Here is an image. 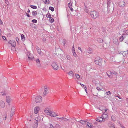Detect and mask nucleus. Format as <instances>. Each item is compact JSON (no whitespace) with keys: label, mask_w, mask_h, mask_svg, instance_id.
I'll list each match as a JSON object with an SVG mask.
<instances>
[{"label":"nucleus","mask_w":128,"mask_h":128,"mask_svg":"<svg viewBox=\"0 0 128 128\" xmlns=\"http://www.w3.org/2000/svg\"><path fill=\"white\" fill-rule=\"evenodd\" d=\"M90 14L91 17L94 18H96L99 16L98 13L95 11H92L91 12Z\"/></svg>","instance_id":"nucleus-1"},{"label":"nucleus","mask_w":128,"mask_h":128,"mask_svg":"<svg viewBox=\"0 0 128 128\" xmlns=\"http://www.w3.org/2000/svg\"><path fill=\"white\" fill-rule=\"evenodd\" d=\"M102 60L100 57H97L95 58V64H98L100 66L101 64V62Z\"/></svg>","instance_id":"nucleus-2"},{"label":"nucleus","mask_w":128,"mask_h":128,"mask_svg":"<svg viewBox=\"0 0 128 128\" xmlns=\"http://www.w3.org/2000/svg\"><path fill=\"white\" fill-rule=\"evenodd\" d=\"M90 4L89 3H88L87 4H84V11L88 13L89 12L88 10V8L90 9V8H88L89 6H88V5H89Z\"/></svg>","instance_id":"nucleus-3"},{"label":"nucleus","mask_w":128,"mask_h":128,"mask_svg":"<svg viewBox=\"0 0 128 128\" xmlns=\"http://www.w3.org/2000/svg\"><path fill=\"white\" fill-rule=\"evenodd\" d=\"M42 100V98L40 96H36L35 98V101L36 103L40 102Z\"/></svg>","instance_id":"nucleus-4"},{"label":"nucleus","mask_w":128,"mask_h":128,"mask_svg":"<svg viewBox=\"0 0 128 128\" xmlns=\"http://www.w3.org/2000/svg\"><path fill=\"white\" fill-rule=\"evenodd\" d=\"M52 66L54 70H57L58 68V66L56 63L54 62L52 64Z\"/></svg>","instance_id":"nucleus-5"},{"label":"nucleus","mask_w":128,"mask_h":128,"mask_svg":"<svg viewBox=\"0 0 128 128\" xmlns=\"http://www.w3.org/2000/svg\"><path fill=\"white\" fill-rule=\"evenodd\" d=\"M49 89L46 86H45L44 89V91L43 92V96H45L46 94H47L48 92V90Z\"/></svg>","instance_id":"nucleus-6"},{"label":"nucleus","mask_w":128,"mask_h":128,"mask_svg":"<svg viewBox=\"0 0 128 128\" xmlns=\"http://www.w3.org/2000/svg\"><path fill=\"white\" fill-rule=\"evenodd\" d=\"M44 112L46 114L50 116L51 114V111L49 110L48 108H46L44 110Z\"/></svg>","instance_id":"nucleus-7"},{"label":"nucleus","mask_w":128,"mask_h":128,"mask_svg":"<svg viewBox=\"0 0 128 128\" xmlns=\"http://www.w3.org/2000/svg\"><path fill=\"white\" fill-rule=\"evenodd\" d=\"M36 66L38 68H40L41 66V65L40 63L39 59L38 58L36 59Z\"/></svg>","instance_id":"nucleus-8"},{"label":"nucleus","mask_w":128,"mask_h":128,"mask_svg":"<svg viewBox=\"0 0 128 128\" xmlns=\"http://www.w3.org/2000/svg\"><path fill=\"white\" fill-rule=\"evenodd\" d=\"M36 48L37 50V51L38 53L40 55H43L41 51V49L40 48L38 47V46H36Z\"/></svg>","instance_id":"nucleus-9"},{"label":"nucleus","mask_w":128,"mask_h":128,"mask_svg":"<svg viewBox=\"0 0 128 128\" xmlns=\"http://www.w3.org/2000/svg\"><path fill=\"white\" fill-rule=\"evenodd\" d=\"M15 108L14 107H12L11 111V114H10V116L12 117L14 114V112L15 111Z\"/></svg>","instance_id":"nucleus-10"},{"label":"nucleus","mask_w":128,"mask_h":128,"mask_svg":"<svg viewBox=\"0 0 128 128\" xmlns=\"http://www.w3.org/2000/svg\"><path fill=\"white\" fill-rule=\"evenodd\" d=\"M50 114H50V116H51L52 117H55L58 116V113H56L54 112H51Z\"/></svg>","instance_id":"nucleus-11"},{"label":"nucleus","mask_w":128,"mask_h":128,"mask_svg":"<svg viewBox=\"0 0 128 128\" xmlns=\"http://www.w3.org/2000/svg\"><path fill=\"white\" fill-rule=\"evenodd\" d=\"M8 42L11 44L12 46L15 47L16 46V43L14 40H10Z\"/></svg>","instance_id":"nucleus-12"},{"label":"nucleus","mask_w":128,"mask_h":128,"mask_svg":"<svg viewBox=\"0 0 128 128\" xmlns=\"http://www.w3.org/2000/svg\"><path fill=\"white\" fill-rule=\"evenodd\" d=\"M108 126L110 128H115L114 124L111 122H109L108 124Z\"/></svg>","instance_id":"nucleus-13"},{"label":"nucleus","mask_w":128,"mask_h":128,"mask_svg":"<svg viewBox=\"0 0 128 128\" xmlns=\"http://www.w3.org/2000/svg\"><path fill=\"white\" fill-rule=\"evenodd\" d=\"M104 120L103 117H98L96 119V120L97 121L99 122H101L102 121H104Z\"/></svg>","instance_id":"nucleus-14"},{"label":"nucleus","mask_w":128,"mask_h":128,"mask_svg":"<svg viewBox=\"0 0 128 128\" xmlns=\"http://www.w3.org/2000/svg\"><path fill=\"white\" fill-rule=\"evenodd\" d=\"M125 3L123 1H120L119 3V5L121 7H124L125 6Z\"/></svg>","instance_id":"nucleus-15"},{"label":"nucleus","mask_w":128,"mask_h":128,"mask_svg":"<svg viewBox=\"0 0 128 128\" xmlns=\"http://www.w3.org/2000/svg\"><path fill=\"white\" fill-rule=\"evenodd\" d=\"M40 110V108L38 106L36 107L34 110V113L35 114H37Z\"/></svg>","instance_id":"nucleus-16"},{"label":"nucleus","mask_w":128,"mask_h":128,"mask_svg":"<svg viewBox=\"0 0 128 128\" xmlns=\"http://www.w3.org/2000/svg\"><path fill=\"white\" fill-rule=\"evenodd\" d=\"M0 106L2 108H4L5 106V103L2 100H1L0 101Z\"/></svg>","instance_id":"nucleus-17"},{"label":"nucleus","mask_w":128,"mask_h":128,"mask_svg":"<svg viewBox=\"0 0 128 128\" xmlns=\"http://www.w3.org/2000/svg\"><path fill=\"white\" fill-rule=\"evenodd\" d=\"M68 74L71 78H73L74 74L72 71L70 70L68 72Z\"/></svg>","instance_id":"nucleus-18"},{"label":"nucleus","mask_w":128,"mask_h":128,"mask_svg":"<svg viewBox=\"0 0 128 128\" xmlns=\"http://www.w3.org/2000/svg\"><path fill=\"white\" fill-rule=\"evenodd\" d=\"M6 102L8 103H9L11 101L12 99L10 97L8 96H6Z\"/></svg>","instance_id":"nucleus-19"},{"label":"nucleus","mask_w":128,"mask_h":128,"mask_svg":"<svg viewBox=\"0 0 128 128\" xmlns=\"http://www.w3.org/2000/svg\"><path fill=\"white\" fill-rule=\"evenodd\" d=\"M38 121L34 122L33 126V128H37L38 127Z\"/></svg>","instance_id":"nucleus-20"},{"label":"nucleus","mask_w":128,"mask_h":128,"mask_svg":"<svg viewBox=\"0 0 128 128\" xmlns=\"http://www.w3.org/2000/svg\"><path fill=\"white\" fill-rule=\"evenodd\" d=\"M87 126L88 127V128H93V126L92 124H90L89 122L87 123Z\"/></svg>","instance_id":"nucleus-21"},{"label":"nucleus","mask_w":128,"mask_h":128,"mask_svg":"<svg viewBox=\"0 0 128 128\" xmlns=\"http://www.w3.org/2000/svg\"><path fill=\"white\" fill-rule=\"evenodd\" d=\"M110 3L111 2L110 1H107V5L108 10H110L111 9V8H110Z\"/></svg>","instance_id":"nucleus-22"},{"label":"nucleus","mask_w":128,"mask_h":128,"mask_svg":"<svg viewBox=\"0 0 128 128\" xmlns=\"http://www.w3.org/2000/svg\"><path fill=\"white\" fill-rule=\"evenodd\" d=\"M28 56V58L30 60H32L34 58V56L32 54H30V55Z\"/></svg>","instance_id":"nucleus-23"},{"label":"nucleus","mask_w":128,"mask_h":128,"mask_svg":"<svg viewBox=\"0 0 128 128\" xmlns=\"http://www.w3.org/2000/svg\"><path fill=\"white\" fill-rule=\"evenodd\" d=\"M43 2L45 4H49L50 1L49 0H43Z\"/></svg>","instance_id":"nucleus-24"},{"label":"nucleus","mask_w":128,"mask_h":128,"mask_svg":"<svg viewBox=\"0 0 128 128\" xmlns=\"http://www.w3.org/2000/svg\"><path fill=\"white\" fill-rule=\"evenodd\" d=\"M111 119L113 121H115L116 120V117L115 116H112L111 117Z\"/></svg>","instance_id":"nucleus-25"},{"label":"nucleus","mask_w":128,"mask_h":128,"mask_svg":"<svg viewBox=\"0 0 128 128\" xmlns=\"http://www.w3.org/2000/svg\"><path fill=\"white\" fill-rule=\"evenodd\" d=\"M128 35V34L125 32L123 34H122V36H123L124 38V39L126 37V36Z\"/></svg>","instance_id":"nucleus-26"},{"label":"nucleus","mask_w":128,"mask_h":128,"mask_svg":"<svg viewBox=\"0 0 128 128\" xmlns=\"http://www.w3.org/2000/svg\"><path fill=\"white\" fill-rule=\"evenodd\" d=\"M21 36L22 40L24 41L25 40L24 36L23 34H22Z\"/></svg>","instance_id":"nucleus-27"},{"label":"nucleus","mask_w":128,"mask_h":128,"mask_svg":"<svg viewBox=\"0 0 128 128\" xmlns=\"http://www.w3.org/2000/svg\"><path fill=\"white\" fill-rule=\"evenodd\" d=\"M37 14V12L35 11H34L32 12V14L34 16H35Z\"/></svg>","instance_id":"nucleus-28"},{"label":"nucleus","mask_w":128,"mask_h":128,"mask_svg":"<svg viewBox=\"0 0 128 128\" xmlns=\"http://www.w3.org/2000/svg\"><path fill=\"white\" fill-rule=\"evenodd\" d=\"M86 122H87V121H86V120L84 121V120H81L80 121V122L82 124H84Z\"/></svg>","instance_id":"nucleus-29"},{"label":"nucleus","mask_w":128,"mask_h":128,"mask_svg":"<svg viewBox=\"0 0 128 128\" xmlns=\"http://www.w3.org/2000/svg\"><path fill=\"white\" fill-rule=\"evenodd\" d=\"M92 50L90 48H88L87 50V52L89 54H91L92 52Z\"/></svg>","instance_id":"nucleus-30"},{"label":"nucleus","mask_w":128,"mask_h":128,"mask_svg":"<svg viewBox=\"0 0 128 128\" xmlns=\"http://www.w3.org/2000/svg\"><path fill=\"white\" fill-rule=\"evenodd\" d=\"M98 41L100 43H102L103 42L101 38H98L97 39Z\"/></svg>","instance_id":"nucleus-31"},{"label":"nucleus","mask_w":128,"mask_h":128,"mask_svg":"<svg viewBox=\"0 0 128 128\" xmlns=\"http://www.w3.org/2000/svg\"><path fill=\"white\" fill-rule=\"evenodd\" d=\"M124 39V38L123 36H121L119 38V40L120 41L122 42L123 40Z\"/></svg>","instance_id":"nucleus-32"},{"label":"nucleus","mask_w":128,"mask_h":128,"mask_svg":"<svg viewBox=\"0 0 128 128\" xmlns=\"http://www.w3.org/2000/svg\"><path fill=\"white\" fill-rule=\"evenodd\" d=\"M75 74L76 78L78 80L80 78V76L79 74Z\"/></svg>","instance_id":"nucleus-33"},{"label":"nucleus","mask_w":128,"mask_h":128,"mask_svg":"<svg viewBox=\"0 0 128 128\" xmlns=\"http://www.w3.org/2000/svg\"><path fill=\"white\" fill-rule=\"evenodd\" d=\"M30 7L34 9H36L37 8V6H36L30 5Z\"/></svg>","instance_id":"nucleus-34"},{"label":"nucleus","mask_w":128,"mask_h":128,"mask_svg":"<svg viewBox=\"0 0 128 128\" xmlns=\"http://www.w3.org/2000/svg\"><path fill=\"white\" fill-rule=\"evenodd\" d=\"M108 117V116L107 114H106L104 115H102L103 118L104 120H105L106 118H107Z\"/></svg>","instance_id":"nucleus-35"},{"label":"nucleus","mask_w":128,"mask_h":128,"mask_svg":"<svg viewBox=\"0 0 128 128\" xmlns=\"http://www.w3.org/2000/svg\"><path fill=\"white\" fill-rule=\"evenodd\" d=\"M6 93L4 92H0V95L4 96L6 95Z\"/></svg>","instance_id":"nucleus-36"},{"label":"nucleus","mask_w":128,"mask_h":128,"mask_svg":"<svg viewBox=\"0 0 128 128\" xmlns=\"http://www.w3.org/2000/svg\"><path fill=\"white\" fill-rule=\"evenodd\" d=\"M112 74V73L111 72H110V71H108L107 72H106V74H107V75H108V76L109 77H110V76L109 74Z\"/></svg>","instance_id":"nucleus-37"},{"label":"nucleus","mask_w":128,"mask_h":128,"mask_svg":"<svg viewBox=\"0 0 128 128\" xmlns=\"http://www.w3.org/2000/svg\"><path fill=\"white\" fill-rule=\"evenodd\" d=\"M49 9L53 12L54 10V8L53 7L50 6L49 8Z\"/></svg>","instance_id":"nucleus-38"},{"label":"nucleus","mask_w":128,"mask_h":128,"mask_svg":"<svg viewBox=\"0 0 128 128\" xmlns=\"http://www.w3.org/2000/svg\"><path fill=\"white\" fill-rule=\"evenodd\" d=\"M50 22H53L54 21V19L53 18L51 17L50 18Z\"/></svg>","instance_id":"nucleus-39"},{"label":"nucleus","mask_w":128,"mask_h":128,"mask_svg":"<svg viewBox=\"0 0 128 128\" xmlns=\"http://www.w3.org/2000/svg\"><path fill=\"white\" fill-rule=\"evenodd\" d=\"M72 52L74 56L75 57H76L77 55L75 52V50H74Z\"/></svg>","instance_id":"nucleus-40"},{"label":"nucleus","mask_w":128,"mask_h":128,"mask_svg":"<svg viewBox=\"0 0 128 128\" xmlns=\"http://www.w3.org/2000/svg\"><path fill=\"white\" fill-rule=\"evenodd\" d=\"M6 113L5 114V115L3 116V119L4 120H6Z\"/></svg>","instance_id":"nucleus-41"},{"label":"nucleus","mask_w":128,"mask_h":128,"mask_svg":"<svg viewBox=\"0 0 128 128\" xmlns=\"http://www.w3.org/2000/svg\"><path fill=\"white\" fill-rule=\"evenodd\" d=\"M46 16L47 18H50L51 17V15L49 13L48 14L46 15Z\"/></svg>","instance_id":"nucleus-42"},{"label":"nucleus","mask_w":128,"mask_h":128,"mask_svg":"<svg viewBox=\"0 0 128 128\" xmlns=\"http://www.w3.org/2000/svg\"><path fill=\"white\" fill-rule=\"evenodd\" d=\"M32 22L36 23L37 21L36 20L34 19L32 20Z\"/></svg>","instance_id":"nucleus-43"},{"label":"nucleus","mask_w":128,"mask_h":128,"mask_svg":"<svg viewBox=\"0 0 128 128\" xmlns=\"http://www.w3.org/2000/svg\"><path fill=\"white\" fill-rule=\"evenodd\" d=\"M66 42V40H64L63 42H62V44L64 46Z\"/></svg>","instance_id":"nucleus-44"},{"label":"nucleus","mask_w":128,"mask_h":128,"mask_svg":"<svg viewBox=\"0 0 128 128\" xmlns=\"http://www.w3.org/2000/svg\"><path fill=\"white\" fill-rule=\"evenodd\" d=\"M68 6L69 8H70V7H72V3H69L68 4Z\"/></svg>","instance_id":"nucleus-45"},{"label":"nucleus","mask_w":128,"mask_h":128,"mask_svg":"<svg viewBox=\"0 0 128 128\" xmlns=\"http://www.w3.org/2000/svg\"><path fill=\"white\" fill-rule=\"evenodd\" d=\"M106 94L108 95H110V91H108L106 93Z\"/></svg>","instance_id":"nucleus-46"},{"label":"nucleus","mask_w":128,"mask_h":128,"mask_svg":"<svg viewBox=\"0 0 128 128\" xmlns=\"http://www.w3.org/2000/svg\"><path fill=\"white\" fill-rule=\"evenodd\" d=\"M26 55L28 56H29L30 55V54H30V51H27V52L26 53Z\"/></svg>","instance_id":"nucleus-47"},{"label":"nucleus","mask_w":128,"mask_h":128,"mask_svg":"<svg viewBox=\"0 0 128 128\" xmlns=\"http://www.w3.org/2000/svg\"><path fill=\"white\" fill-rule=\"evenodd\" d=\"M84 86L85 87H84V90L86 91V93H88V92H87V88L85 86Z\"/></svg>","instance_id":"nucleus-48"},{"label":"nucleus","mask_w":128,"mask_h":128,"mask_svg":"<svg viewBox=\"0 0 128 128\" xmlns=\"http://www.w3.org/2000/svg\"><path fill=\"white\" fill-rule=\"evenodd\" d=\"M72 52H73L74 50H74V45H73L72 48Z\"/></svg>","instance_id":"nucleus-49"},{"label":"nucleus","mask_w":128,"mask_h":128,"mask_svg":"<svg viewBox=\"0 0 128 128\" xmlns=\"http://www.w3.org/2000/svg\"><path fill=\"white\" fill-rule=\"evenodd\" d=\"M59 118L56 117V120H58L59 119H62V118Z\"/></svg>","instance_id":"nucleus-50"},{"label":"nucleus","mask_w":128,"mask_h":128,"mask_svg":"<svg viewBox=\"0 0 128 128\" xmlns=\"http://www.w3.org/2000/svg\"><path fill=\"white\" fill-rule=\"evenodd\" d=\"M66 58H67L68 60H70V58L69 56H66Z\"/></svg>","instance_id":"nucleus-51"},{"label":"nucleus","mask_w":128,"mask_h":128,"mask_svg":"<svg viewBox=\"0 0 128 128\" xmlns=\"http://www.w3.org/2000/svg\"><path fill=\"white\" fill-rule=\"evenodd\" d=\"M50 127L49 128H54L53 126L51 124H50Z\"/></svg>","instance_id":"nucleus-52"},{"label":"nucleus","mask_w":128,"mask_h":128,"mask_svg":"<svg viewBox=\"0 0 128 128\" xmlns=\"http://www.w3.org/2000/svg\"><path fill=\"white\" fill-rule=\"evenodd\" d=\"M96 89L98 90L101 91L102 90L99 87H97L96 88Z\"/></svg>","instance_id":"nucleus-53"},{"label":"nucleus","mask_w":128,"mask_h":128,"mask_svg":"<svg viewBox=\"0 0 128 128\" xmlns=\"http://www.w3.org/2000/svg\"><path fill=\"white\" fill-rule=\"evenodd\" d=\"M26 16L28 17H29L30 16V14H29L27 13L26 12Z\"/></svg>","instance_id":"nucleus-54"},{"label":"nucleus","mask_w":128,"mask_h":128,"mask_svg":"<svg viewBox=\"0 0 128 128\" xmlns=\"http://www.w3.org/2000/svg\"><path fill=\"white\" fill-rule=\"evenodd\" d=\"M102 31L103 32H105L106 31V29L105 28H102Z\"/></svg>","instance_id":"nucleus-55"},{"label":"nucleus","mask_w":128,"mask_h":128,"mask_svg":"<svg viewBox=\"0 0 128 128\" xmlns=\"http://www.w3.org/2000/svg\"><path fill=\"white\" fill-rule=\"evenodd\" d=\"M78 49L80 50L81 52H82V49H81V48L80 47H78Z\"/></svg>","instance_id":"nucleus-56"},{"label":"nucleus","mask_w":128,"mask_h":128,"mask_svg":"<svg viewBox=\"0 0 128 128\" xmlns=\"http://www.w3.org/2000/svg\"><path fill=\"white\" fill-rule=\"evenodd\" d=\"M16 40L18 42V37H16Z\"/></svg>","instance_id":"nucleus-57"},{"label":"nucleus","mask_w":128,"mask_h":128,"mask_svg":"<svg viewBox=\"0 0 128 128\" xmlns=\"http://www.w3.org/2000/svg\"><path fill=\"white\" fill-rule=\"evenodd\" d=\"M4 0L6 3L8 4V0Z\"/></svg>","instance_id":"nucleus-58"},{"label":"nucleus","mask_w":128,"mask_h":128,"mask_svg":"<svg viewBox=\"0 0 128 128\" xmlns=\"http://www.w3.org/2000/svg\"><path fill=\"white\" fill-rule=\"evenodd\" d=\"M38 117H36L35 118V120H36V121L35 122H36V121H38Z\"/></svg>","instance_id":"nucleus-59"},{"label":"nucleus","mask_w":128,"mask_h":128,"mask_svg":"<svg viewBox=\"0 0 128 128\" xmlns=\"http://www.w3.org/2000/svg\"><path fill=\"white\" fill-rule=\"evenodd\" d=\"M42 40L43 42H45L46 40V39L45 38H43L42 39Z\"/></svg>","instance_id":"nucleus-60"},{"label":"nucleus","mask_w":128,"mask_h":128,"mask_svg":"<svg viewBox=\"0 0 128 128\" xmlns=\"http://www.w3.org/2000/svg\"><path fill=\"white\" fill-rule=\"evenodd\" d=\"M70 10L71 11H72V12L73 11V8L72 7H70Z\"/></svg>","instance_id":"nucleus-61"},{"label":"nucleus","mask_w":128,"mask_h":128,"mask_svg":"<svg viewBox=\"0 0 128 128\" xmlns=\"http://www.w3.org/2000/svg\"><path fill=\"white\" fill-rule=\"evenodd\" d=\"M2 24V20L0 19V24Z\"/></svg>","instance_id":"nucleus-62"},{"label":"nucleus","mask_w":128,"mask_h":128,"mask_svg":"<svg viewBox=\"0 0 128 128\" xmlns=\"http://www.w3.org/2000/svg\"><path fill=\"white\" fill-rule=\"evenodd\" d=\"M106 114H107L106 113V112H104L102 115L105 116V115Z\"/></svg>","instance_id":"nucleus-63"},{"label":"nucleus","mask_w":128,"mask_h":128,"mask_svg":"<svg viewBox=\"0 0 128 128\" xmlns=\"http://www.w3.org/2000/svg\"><path fill=\"white\" fill-rule=\"evenodd\" d=\"M2 38H3V39L5 40V39H6L5 37L4 36H2Z\"/></svg>","instance_id":"nucleus-64"}]
</instances>
